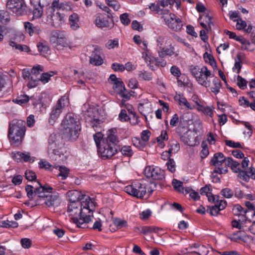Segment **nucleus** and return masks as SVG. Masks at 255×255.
I'll return each mask as SVG.
<instances>
[{"mask_svg": "<svg viewBox=\"0 0 255 255\" xmlns=\"http://www.w3.org/2000/svg\"><path fill=\"white\" fill-rule=\"evenodd\" d=\"M96 203L94 199L85 197V201L70 203L67 212L73 223L79 228H85L86 224L92 221L90 215L87 214L95 210Z\"/></svg>", "mask_w": 255, "mask_h": 255, "instance_id": "f257e3e1", "label": "nucleus"}, {"mask_svg": "<svg viewBox=\"0 0 255 255\" xmlns=\"http://www.w3.org/2000/svg\"><path fill=\"white\" fill-rule=\"evenodd\" d=\"M119 141L117 129L112 128L108 130L106 136L103 139L101 144L98 148L101 157L104 159H107L115 155L118 152L116 145Z\"/></svg>", "mask_w": 255, "mask_h": 255, "instance_id": "f03ea898", "label": "nucleus"}, {"mask_svg": "<svg viewBox=\"0 0 255 255\" xmlns=\"http://www.w3.org/2000/svg\"><path fill=\"white\" fill-rule=\"evenodd\" d=\"M63 133L68 140H75L81 130L79 119L72 113H68L61 123Z\"/></svg>", "mask_w": 255, "mask_h": 255, "instance_id": "7ed1b4c3", "label": "nucleus"}, {"mask_svg": "<svg viewBox=\"0 0 255 255\" xmlns=\"http://www.w3.org/2000/svg\"><path fill=\"white\" fill-rule=\"evenodd\" d=\"M48 153L51 157L54 155L55 160L59 163L66 160V151L58 134H51L48 138Z\"/></svg>", "mask_w": 255, "mask_h": 255, "instance_id": "20e7f679", "label": "nucleus"}, {"mask_svg": "<svg viewBox=\"0 0 255 255\" xmlns=\"http://www.w3.org/2000/svg\"><path fill=\"white\" fill-rule=\"evenodd\" d=\"M40 186L37 189L36 192L39 193L38 204L43 202L48 207H58L61 203V200L58 193H52L53 188L47 184L42 186L38 182Z\"/></svg>", "mask_w": 255, "mask_h": 255, "instance_id": "39448f33", "label": "nucleus"}, {"mask_svg": "<svg viewBox=\"0 0 255 255\" xmlns=\"http://www.w3.org/2000/svg\"><path fill=\"white\" fill-rule=\"evenodd\" d=\"M25 123L22 120H14L10 124L8 137L11 144L18 145L25 134Z\"/></svg>", "mask_w": 255, "mask_h": 255, "instance_id": "423d86ee", "label": "nucleus"}, {"mask_svg": "<svg viewBox=\"0 0 255 255\" xmlns=\"http://www.w3.org/2000/svg\"><path fill=\"white\" fill-rule=\"evenodd\" d=\"M124 191L128 194L140 199H147L153 192L150 184L137 182L128 185Z\"/></svg>", "mask_w": 255, "mask_h": 255, "instance_id": "0eeeda50", "label": "nucleus"}, {"mask_svg": "<svg viewBox=\"0 0 255 255\" xmlns=\"http://www.w3.org/2000/svg\"><path fill=\"white\" fill-rule=\"evenodd\" d=\"M190 71L199 85L206 88L210 86L211 80L209 78L214 77V75L211 73L206 66L200 67L191 66L190 68Z\"/></svg>", "mask_w": 255, "mask_h": 255, "instance_id": "6e6552de", "label": "nucleus"}, {"mask_svg": "<svg viewBox=\"0 0 255 255\" xmlns=\"http://www.w3.org/2000/svg\"><path fill=\"white\" fill-rule=\"evenodd\" d=\"M47 21L52 26L58 27L64 21V15L56 12L52 7H48L46 11Z\"/></svg>", "mask_w": 255, "mask_h": 255, "instance_id": "1a4fd4ad", "label": "nucleus"}, {"mask_svg": "<svg viewBox=\"0 0 255 255\" xmlns=\"http://www.w3.org/2000/svg\"><path fill=\"white\" fill-rule=\"evenodd\" d=\"M184 130L181 131V128L179 127L177 128V132L180 135L181 140L185 144L190 146H194L197 145L200 143V139L198 136H195L192 132Z\"/></svg>", "mask_w": 255, "mask_h": 255, "instance_id": "9d476101", "label": "nucleus"}, {"mask_svg": "<svg viewBox=\"0 0 255 255\" xmlns=\"http://www.w3.org/2000/svg\"><path fill=\"white\" fill-rule=\"evenodd\" d=\"M6 8L17 15H20L25 11L26 4L24 0H8Z\"/></svg>", "mask_w": 255, "mask_h": 255, "instance_id": "9b49d317", "label": "nucleus"}, {"mask_svg": "<svg viewBox=\"0 0 255 255\" xmlns=\"http://www.w3.org/2000/svg\"><path fill=\"white\" fill-rule=\"evenodd\" d=\"M167 26L175 31H180L183 26L181 19L177 17L174 13H170L163 16Z\"/></svg>", "mask_w": 255, "mask_h": 255, "instance_id": "f8f14e48", "label": "nucleus"}, {"mask_svg": "<svg viewBox=\"0 0 255 255\" xmlns=\"http://www.w3.org/2000/svg\"><path fill=\"white\" fill-rule=\"evenodd\" d=\"M145 175L147 178L155 180H160L164 177V171L158 167L146 166L144 169Z\"/></svg>", "mask_w": 255, "mask_h": 255, "instance_id": "ddd939ff", "label": "nucleus"}, {"mask_svg": "<svg viewBox=\"0 0 255 255\" xmlns=\"http://www.w3.org/2000/svg\"><path fill=\"white\" fill-rule=\"evenodd\" d=\"M12 158L17 162L23 161L32 163L35 160V157L31 156L29 152H21L20 151L13 152Z\"/></svg>", "mask_w": 255, "mask_h": 255, "instance_id": "4468645a", "label": "nucleus"}, {"mask_svg": "<svg viewBox=\"0 0 255 255\" xmlns=\"http://www.w3.org/2000/svg\"><path fill=\"white\" fill-rule=\"evenodd\" d=\"M94 23L99 28L109 27L110 22L108 16L105 14L98 13L95 15Z\"/></svg>", "mask_w": 255, "mask_h": 255, "instance_id": "2eb2a0df", "label": "nucleus"}, {"mask_svg": "<svg viewBox=\"0 0 255 255\" xmlns=\"http://www.w3.org/2000/svg\"><path fill=\"white\" fill-rule=\"evenodd\" d=\"M174 99L182 108H185L187 110H192L195 108V106L190 103L183 95L181 94L176 93Z\"/></svg>", "mask_w": 255, "mask_h": 255, "instance_id": "dca6fc26", "label": "nucleus"}, {"mask_svg": "<svg viewBox=\"0 0 255 255\" xmlns=\"http://www.w3.org/2000/svg\"><path fill=\"white\" fill-rule=\"evenodd\" d=\"M70 203L81 202V201H85V197H89L82 194L80 191L77 190L69 191L67 193Z\"/></svg>", "mask_w": 255, "mask_h": 255, "instance_id": "f3484780", "label": "nucleus"}, {"mask_svg": "<svg viewBox=\"0 0 255 255\" xmlns=\"http://www.w3.org/2000/svg\"><path fill=\"white\" fill-rule=\"evenodd\" d=\"M225 162L226 165L227 157L222 152L215 153L210 161V164L215 167L221 166Z\"/></svg>", "mask_w": 255, "mask_h": 255, "instance_id": "a211bd4d", "label": "nucleus"}, {"mask_svg": "<svg viewBox=\"0 0 255 255\" xmlns=\"http://www.w3.org/2000/svg\"><path fill=\"white\" fill-rule=\"evenodd\" d=\"M233 213L234 215L238 216L241 218L239 221L241 222H245L246 220V214L248 212L247 210L244 209L240 205H235L232 209Z\"/></svg>", "mask_w": 255, "mask_h": 255, "instance_id": "6ab92c4d", "label": "nucleus"}, {"mask_svg": "<svg viewBox=\"0 0 255 255\" xmlns=\"http://www.w3.org/2000/svg\"><path fill=\"white\" fill-rule=\"evenodd\" d=\"M138 110L141 114L145 117L152 112L151 103L148 100H145L143 103H139L138 106Z\"/></svg>", "mask_w": 255, "mask_h": 255, "instance_id": "aec40b11", "label": "nucleus"}, {"mask_svg": "<svg viewBox=\"0 0 255 255\" xmlns=\"http://www.w3.org/2000/svg\"><path fill=\"white\" fill-rule=\"evenodd\" d=\"M50 41L53 43L55 46L60 45L64 46L66 44L65 38L61 36L58 31L52 32L50 37Z\"/></svg>", "mask_w": 255, "mask_h": 255, "instance_id": "412c9836", "label": "nucleus"}, {"mask_svg": "<svg viewBox=\"0 0 255 255\" xmlns=\"http://www.w3.org/2000/svg\"><path fill=\"white\" fill-rule=\"evenodd\" d=\"M60 108L54 106L51 110L48 119V123L51 125H53L57 120L60 115L62 112Z\"/></svg>", "mask_w": 255, "mask_h": 255, "instance_id": "4be33fe9", "label": "nucleus"}, {"mask_svg": "<svg viewBox=\"0 0 255 255\" xmlns=\"http://www.w3.org/2000/svg\"><path fill=\"white\" fill-rule=\"evenodd\" d=\"M70 28L73 30H76L80 28L79 16L78 14L73 13L69 18Z\"/></svg>", "mask_w": 255, "mask_h": 255, "instance_id": "5701e85b", "label": "nucleus"}, {"mask_svg": "<svg viewBox=\"0 0 255 255\" xmlns=\"http://www.w3.org/2000/svg\"><path fill=\"white\" fill-rule=\"evenodd\" d=\"M248 236L243 232L238 231L236 232L230 234L228 238L234 242H238L239 240L246 241Z\"/></svg>", "mask_w": 255, "mask_h": 255, "instance_id": "b1692460", "label": "nucleus"}, {"mask_svg": "<svg viewBox=\"0 0 255 255\" xmlns=\"http://www.w3.org/2000/svg\"><path fill=\"white\" fill-rule=\"evenodd\" d=\"M24 27L26 31L30 36L33 34H38L41 31L40 28L38 25L34 26L29 22L24 23Z\"/></svg>", "mask_w": 255, "mask_h": 255, "instance_id": "393cba45", "label": "nucleus"}, {"mask_svg": "<svg viewBox=\"0 0 255 255\" xmlns=\"http://www.w3.org/2000/svg\"><path fill=\"white\" fill-rule=\"evenodd\" d=\"M86 122L95 131L99 130L103 125V121L98 118H95V117L90 119H87Z\"/></svg>", "mask_w": 255, "mask_h": 255, "instance_id": "a878e982", "label": "nucleus"}, {"mask_svg": "<svg viewBox=\"0 0 255 255\" xmlns=\"http://www.w3.org/2000/svg\"><path fill=\"white\" fill-rule=\"evenodd\" d=\"M226 165L230 167L232 170L235 173H238L241 170L240 163L234 160L232 158L230 157H227Z\"/></svg>", "mask_w": 255, "mask_h": 255, "instance_id": "bb28decb", "label": "nucleus"}, {"mask_svg": "<svg viewBox=\"0 0 255 255\" xmlns=\"http://www.w3.org/2000/svg\"><path fill=\"white\" fill-rule=\"evenodd\" d=\"M174 50V48L171 46L168 48H162L161 50H158V55L161 58H163L166 55L169 56L175 55V56L176 57L178 54L175 52Z\"/></svg>", "mask_w": 255, "mask_h": 255, "instance_id": "cd10ccee", "label": "nucleus"}, {"mask_svg": "<svg viewBox=\"0 0 255 255\" xmlns=\"http://www.w3.org/2000/svg\"><path fill=\"white\" fill-rule=\"evenodd\" d=\"M178 123H179V126L178 128L180 127L181 131H182V130H187L186 128H184L182 127V126H181L182 117H181L179 119L178 115L177 114H175L174 115H173L172 116V117L170 121V125L172 127H175L177 126V125H178Z\"/></svg>", "mask_w": 255, "mask_h": 255, "instance_id": "c85d7f7f", "label": "nucleus"}, {"mask_svg": "<svg viewBox=\"0 0 255 255\" xmlns=\"http://www.w3.org/2000/svg\"><path fill=\"white\" fill-rule=\"evenodd\" d=\"M149 8L152 10L159 14H167L169 13V10L167 9L163 10L160 7L159 3L155 4L151 3L149 5Z\"/></svg>", "mask_w": 255, "mask_h": 255, "instance_id": "c756f323", "label": "nucleus"}, {"mask_svg": "<svg viewBox=\"0 0 255 255\" xmlns=\"http://www.w3.org/2000/svg\"><path fill=\"white\" fill-rule=\"evenodd\" d=\"M162 229L161 228H158L157 227L155 226H143L141 228V230L140 233L146 235L149 233H157L159 231H161Z\"/></svg>", "mask_w": 255, "mask_h": 255, "instance_id": "7c9ffc66", "label": "nucleus"}, {"mask_svg": "<svg viewBox=\"0 0 255 255\" xmlns=\"http://www.w3.org/2000/svg\"><path fill=\"white\" fill-rule=\"evenodd\" d=\"M53 167L59 168L58 169L59 171V173L58 174V176L59 177H61L62 180H65L68 177L70 171L68 168L65 166H58Z\"/></svg>", "mask_w": 255, "mask_h": 255, "instance_id": "2f4dec72", "label": "nucleus"}, {"mask_svg": "<svg viewBox=\"0 0 255 255\" xmlns=\"http://www.w3.org/2000/svg\"><path fill=\"white\" fill-rule=\"evenodd\" d=\"M213 86L211 88V90L215 95H217L220 92L222 86L221 81L218 78H215L213 80Z\"/></svg>", "mask_w": 255, "mask_h": 255, "instance_id": "473e14b6", "label": "nucleus"}, {"mask_svg": "<svg viewBox=\"0 0 255 255\" xmlns=\"http://www.w3.org/2000/svg\"><path fill=\"white\" fill-rule=\"evenodd\" d=\"M9 45L15 49L18 50L20 51L28 52L29 51V47L26 45H21L17 44L15 42L11 41L9 43Z\"/></svg>", "mask_w": 255, "mask_h": 255, "instance_id": "72a5a7b5", "label": "nucleus"}, {"mask_svg": "<svg viewBox=\"0 0 255 255\" xmlns=\"http://www.w3.org/2000/svg\"><path fill=\"white\" fill-rule=\"evenodd\" d=\"M69 104V100L66 96H62L59 99L55 107L60 108L61 110H63V108L68 106Z\"/></svg>", "mask_w": 255, "mask_h": 255, "instance_id": "f704fd0d", "label": "nucleus"}, {"mask_svg": "<svg viewBox=\"0 0 255 255\" xmlns=\"http://www.w3.org/2000/svg\"><path fill=\"white\" fill-rule=\"evenodd\" d=\"M172 185L174 189L180 193H185V189L183 187L182 182L176 179H173L172 182Z\"/></svg>", "mask_w": 255, "mask_h": 255, "instance_id": "c9c22d12", "label": "nucleus"}, {"mask_svg": "<svg viewBox=\"0 0 255 255\" xmlns=\"http://www.w3.org/2000/svg\"><path fill=\"white\" fill-rule=\"evenodd\" d=\"M38 187H37L33 191V187L32 185H27L25 187V190L27 193V197L29 198L32 199L34 196L36 195H38V197L39 198V193L36 192V190Z\"/></svg>", "mask_w": 255, "mask_h": 255, "instance_id": "e433bc0d", "label": "nucleus"}, {"mask_svg": "<svg viewBox=\"0 0 255 255\" xmlns=\"http://www.w3.org/2000/svg\"><path fill=\"white\" fill-rule=\"evenodd\" d=\"M55 73L53 71L49 72L43 73L39 78V81H41L43 83L45 84L47 83L50 79V78L54 75Z\"/></svg>", "mask_w": 255, "mask_h": 255, "instance_id": "4c0bfd02", "label": "nucleus"}, {"mask_svg": "<svg viewBox=\"0 0 255 255\" xmlns=\"http://www.w3.org/2000/svg\"><path fill=\"white\" fill-rule=\"evenodd\" d=\"M90 62L95 65H100L103 63V59L100 55L94 54L90 57Z\"/></svg>", "mask_w": 255, "mask_h": 255, "instance_id": "58836bf2", "label": "nucleus"}, {"mask_svg": "<svg viewBox=\"0 0 255 255\" xmlns=\"http://www.w3.org/2000/svg\"><path fill=\"white\" fill-rule=\"evenodd\" d=\"M10 20V16L7 11L4 10L0 11V22L6 24Z\"/></svg>", "mask_w": 255, "mask_h": 255, "instance_id": "ea45409f", "label": "nucleus"}, {"mask_svg": "<svg viewBox=\"0 0 255 255\" xmlns=\"http://www.w3.org/2000/svg\"><path fill=\"white\" fill-rule=\"evenodd\" d=\"M38 51L40 54L42 55L45 56L46 54L49 53L50 50L49 47L43 43H39L37 45Z\"/></svg>", "mask_w": 255, "mask_h": 255, "instance_id": "a19ab883", "label": "nucleus"}, {"mask_svg": "<svg viewBox=\"0 0 255 255\" xmlns=\"http://www.w3.org/2000/svg\"><path fill=\"white\" fill-rule=\"evenodd\" d=\"M235 62L234 66L233 68V70L234 71L235 69L237 70V73H239L242 68V59L241 55L238 54L235 59Z\"/></svg>", "mask_w": 255, "mask_h": 255, "instance_id": "79ce46f5", "label": "nucleus"}, {"mask_svg": "<svg viewBox=\"0 0 255 255\" xmlns=\"http://www.w3.org/2000/svg\"><path fill=\"white\" fill-rule=\"evenodd\" d=\"M138 75L139 78L145 81H150L152 78V74L145 71H139Z\"/></svg>", "mask_w": 255, "mask_h": 255, "instance_id": "37998d69", "label": "nucleus"}, {"mask_svg": "<svg viewBox=\"0 0 255 255\" xmlns=\"http://www.w3.org/2000/svg\"><path fill=\"white\" fill-rule=\"evenodd\" d=\"M209 250L204 245H201L199 247L198 250L191 251V253L197 254L199 255H207L209 253Z\"/></svg>", "mask_w": 255, "mask_h": 255, "instance_id": "c03bdc74", "label": "nucleus"}, {"mask_svg": "<svg viewBox=\"0 0 255 255\" xmlns=\"http://www.w3.org/2000/svg\"><path fill=\"white\" fill-rule=\"evenodd\" d=\"M220 193L225 198H231L233 196L234 192L232 189L225 188L221 191Z\"/></svg>", "mask_w": 255, "mask_h": 255, "instance_id": "a18cd8bd", "label": "nucleus"}, {"mask_svg": "<svg viewBox=\"0 0 255 255\" xmlns=\"http://www.w3.org/2000/svg\"><path fill=\"white\" fill-rule=\"evenodd\" d=\"M113 223L118 229H121L127 226V223L125 220L119 218L115 219L113 220Z\"/></svg>", "mask_w": 255, "mask_h": 255, "instance_id": "49530a36", "label": "nucleus"}, {"mask_svg": "<svg viewBox=\"0 0 255 255\" xmlns=\"http://www.w3.org/2000/svg\"><path fill=\"white\" fill-rule=\"evenodd\" d=\"M130 93H133L132 91H130L129 92H126V90H122L120 91V95L123 98L122 100V103L123 105L124 104V102L128 101L130 99Z\"/></svg>", "mask_w": 255, "mask_h": 255, "instance_id": "de8ad7c7", "label": "nucleus"}, {"mask_svg": "<svg viewBox=\"0 0 255 255\" xmlns=\"http://www.w3.org/2000/svg\"><path fill=\"white\" fill-rule=\"evenodd\" d=\"M103 136V134L100 131H98L93 135L94 141L98 148H99V145L101 144L103 139L104 138Z\"/></svg>", "mask_w": 255, "mask_h": 255, "instance_id": "09e8293b", "label": "nucleus"}, {"mask_svg": "<svg viewBox=\"0 0 255 255\" xmlns=\"http://www.w3.org/2000/svg\"><path fill=\"white\" fill-rule=\"evenodd\" d=\"M123 155L127 156H131L133 154L132 150L130 146H124L121 150Z\"/></svg>", "mask_w": 255, "mask_h": 255, "instance_id": "8fccbe9b", "label": "nucleus"}, {"mask_svg": "<svg viewBox=\"0 0 255 255\" xmlns=\"http://www.w3.org/2000/svg\"><path fill=\"white\" fill-rule=\"evenodd\" d=\"M237 81L238 86L241 89H245L247 87V81L241 76H238Z\"/></svg>", "mask_w": 255, "mask_h": 255, "instance_id": "3c124183", "label": "nucleus"}, {"mask_svg": "<svg viewBox=\"0 0 255 255\" xmlns=\"http://www.w3.org/2000/svg\"><path fill=\"white\" fill-rule=\"evenodd\" d=\"M166 165L168 170L171 172H175L176 168V165L174 160L173 159L169 158L166 163Z\"/></svg>", "mask_w": 255, "mask_h": 255, "instance_id": "603ef678", "label": "nucleus"}, {"mask_svg": "<svg viewBox=\"0 0 255 255\" xmlns=\"http://www.w3.org/2000/svg\"><path fill=\"white\" fill-rule=\"evenodd\" d=\"M189 193L190 197L194 200H197L199 199L200 196L198 192L190 190L189 189H185V194Z\"/></svg>", "mask_w": 255, "mask_h": 255, "instance_id": "864d4df0", "label": "nucleus"}, {"mask_svg": "<svg viewBox=\"0 0 255 255\" xmlns=\"http://www.w3.org/2000/svg\"><path fill=\"white\" fill-rule=\"evenodd\" d=\"M204 17V20L207 23L208 28H209V30H211V26L213 25V23L212 21V17L208 14L205 15L203 16H200L199 18V20H201L202 17Z\"/></svg>", "mask_w": 255, "mask_h": 255, "instance_id": "5fc2aeb1", "label": "nucleus"}, {"mask_svg": "<svg viewBox=\"0 0 255 255\" xmlns=\"http://www.w3.org/2000/svg\"><path fill=\"white\" fill-rule=\"evenodd\" d=\"M170 72L172 75L176 77L177 78H179L181 75L180 69L176 66H171Z\"/></svg>", "mask_w": 255, "mask_h": 255, "instance_id": "6e6d98bb", "label": "nucleus"}, {"mask_svg": "<svg viewBox=\"0 0 255 255\" xmlns=\"http://www.w3.org/2000/svg\"><path fill=\"white\" fill-rule=\"evenodd\" d=\"M29 100V97L27 95H23L18 97L15 100H13V101L18 104L22 105L28 102Z\"/></svg>", "mask_w": 255, "mask_h": 255, "instance_id": "4d7b16f0", "label": "nucleus"}, {"mask_svg": "<svg viewBox=\"0 0 255 255\" xmlns=\"http://www.w3.org/2000/svg\"><path fill=\"white\" fill-rule=\"evenodd\" d=\"M151 132L148 130H144L141 133V139L144 143L147 142L149 140Z\"/></svg>", "mask_w": 255, "mask_h": 255, "instance_id": "13d9d810", "label": "nucleus"}, {"mask_svg": "<svg viewBox=\"0 0 255 255\" xmlns=\"http://www.w3.org/2000/svg\"><path fill=\"white\" fill-rule=\"evenodd\" d=\"M226 144L232 148H242L241 144L239 142H235L231 140H226Z\"/></svg>", "mask_w": 255, "mask_h": 255, "instance_id": "bf43d9fd", "label": "nucleus"}, {"mask_svg": "<svg viewBox=\"0 0 255 255\" xmlns=\"http://www.w3.org/2000/svg\"><path fill=\"white\" fill-rule=\"evenodd\" d=\"M238 173V176L240 179L246 182H248L249 181L250 178L247 171L241 170Z\"/></svg>", "mask_w": 255, "mask_h": 255, "instance_id": "052dcab7", "label": "nucleus"}, {"mask_svg": "<svg viewBox=\"0 0 255 255\" xmlns=\"http://www.w3.org/2000/svg\"><path fill=\"white\" fill-rule=\"evenodd\" d=\"M180 149V145L178 143L175 142L172 144H171L170 145V148L168 149L169 153H175L177 152Z\"/></svg>", "mask_w": 255, "mask_h": 255, "instance_id": "680f3d73", "label": "nucleus"}, {"mask_svg": "<svg viewBox=\"0 0 255 255\" xmlns=\"http://www.w3.org/2000/svg\"><path fill=\"white\" fill-rule=\"evenodd\" d=\"M107 4L115 10H118L120 7L119 2L116 0H107Z\"/></svg>", "mask_w": 255, "mask_h": 255, "instance_id": "e2e57ef3", "label": "nucleus"}, {"mask_svg": "<svg viewBox=\"0 0 255 255\" xmlns=\"http://www.w3.org/2000/svg\"><path fill=\"white\" fill-rule=\"evenodd\" d=\"M43 7L38 6V7L34 8L33 10V17L35 18H40L43 14Z\"/></svg>", "mask_w": 255, "mask_h": 255, "instance_id": "0e129e2a", "label": "nucleus"}, {"mask_svg": "<svg viewBox=\"0 0 255 255\" xmlns=\"http://www.w3.org/2000/svg\"><path fill=\"white\" fill-rule=\"evenodd\" d=\"M119 45L118 39H114L113 40H109L106 44V46L109 49L114 48Z\"/></svg>", "mask_w": 255, "mask_h": 255, "instance_id": "69168bd1", "label": "nucleus"}, {"mask_svg": "<svg viewBox=\"0 0 255 255\" xmlns=\"http://www.w3.org/2000/svg\"><path fill=\"white\" fill-rule=\"evenodd\" d=\"M113 88L118 89V90L120 91H121L123 90H126V88L125 87L124 83L119 80H118L115 83H113Z\"/></svg>", "mask_w": 255, "mask_h": 255, "instance_id": "338daca9", "label": "nucleus"}, {"mask_svg": "<svg viewBox=\"0 0 255 255\" xmlns=\"http://www.w3.org/2000/svg\"><path fill=\"white\" fill-rule=\"evenodd\" d=\"M120 20L121 22L124 25H128L130 22L128 18V15L127 13H124L120 15Z\"/></svg>", "mask_w": 255, "mask_h": 255, "instance_id": "774afa93", "label": "nucleus"}]
</instances>
